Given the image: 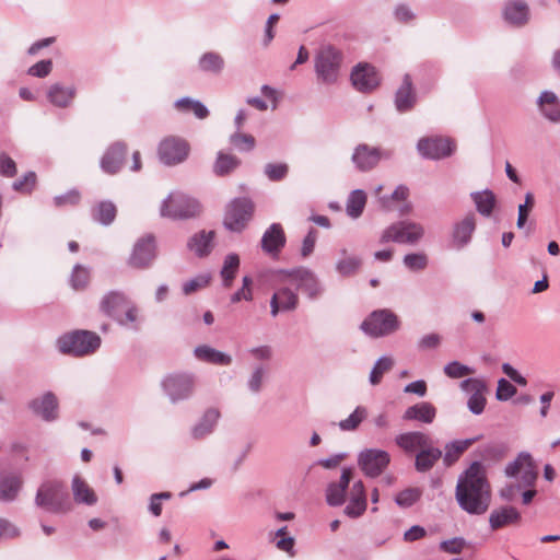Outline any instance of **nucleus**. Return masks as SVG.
I'll list each match as a JSON object with an SVG mask.
<instances>
[{"label":"nucleus","instance_id":"f257e3e1","mask_svg":"<svg viewBox=\"0 0 560 560\" xmlns=\"http://www.w3.org/2000/svg\"><path fill=\"white\" fill-rule=\"evenodd\" d=\"M455 498L462 510L468 514H483L491 501L487 470L480 462H474L457 480Z\"/></svg>","mask_w":560,"mask_h":560},{"label":"nucleus","instance_id":"f03ea898","mask_svg":"<svg viewBox=\"0 0 560 560\" xmlns=\"http://www.w3.org/2000/svg\"><path fill=\"white\" fill-rule=\"evenodd\" d=\"M504 475L517 479V483H508L499 491L500 498L508 502L513 501L522 489L533 488L538 477L535 462L528 452L518 453L516 458L505 466Z\"/></svg>","mask_w":560,"mask_h":560},{"label":"nucleus","instance_id":"7ed1b4c3","mask_svg":"<svg viewBox=\"0 0 560 560\" xmlns=\"http://www.w3.org/2000/svg\"><path fill=\"white\" fill-rule=\"evenodd\" d=\"M35 505L56 515H65L73 509L67 488L58 480H47L38 487Z\"/></svg>","mask_w":560,"mask_h":560},{"label":"nucleus","instance_id":"20e7f679","mask_svg":"<svg viewBox=\"0 0 560 560\" xmlns=\"http://www.w3.org/2000/svg\"><path fill=\"white\" fill-rule=\"evenodd\" d=\"M342 62V54L332 45H323L314 57V70L319 82L334 84L337 82Z\"/></svg>","mask_w":560,"mask_h":560},{"label":"nucleus","instance_id":"39448f33","mask_svg":"<svg viewBox=\"0 0 560 560\" xmlns=\"http://www.w3.org/2000/svg\"><path fill=\"white\" fill-rule=\"evenodd\" d=\"M58 349L62 353L75 357L94 353L101 347V338L89 330H75L58 339Z\"/></svg>","mask_w":560,"mask_h":560},{"label":"nucleus","instance_id":"423d86ee","mask_svg":"<svg viewBox=\"0 0 560 560\" xmlns=\"http://www.w3.org/2000/svg\"><path fill=\"white\" fill-rule=\"evenodd\" d=\"M280 284H293L312 300L318 298L323 288L316 275L308 268L281 269L277 272Z\"/></svg>","mask_w":560,"mask_h":560},{"label":"nucleus","instance_id":"0eeeda50","mask_svg":"<svg viewBox=\"0 0 560 560\" xmlns=\"http://www.w3.org/2000/svg\"><path fill=\"white\" fill-rule=\"evenodd\" d=\"M400 326L397 315L390 310L383 308L373 311L361 324V330L372 337L380 338L388 336Z\"/></svg>","mask_w":560,"mask_h":560},{"label":"nucleus","instance_id":"6e6552de","mask_svg":"<svg viewBox=\"0 0 560 560\" xmlns=\"http://www.w3.org/2000/svg\"><path fill=\"white\" fill-rule=\"evenodd\" d=\"M199 212V202L183 192L170 194L160 208L161 215L170 219H189Z\"/></svg>","mask_w":560,"mask_h":560},{"label":"nucleus","instance_id":"1a4fd4ad","mask_svg":"<svg viewBox=\"0 0 560 560\" xmlns=\"http://www.w3.org/2000/svg\"><path fill=\"white\" fill-rule=\"evenodd\" d=\"M424 235V228L417 222L402 220L384 230L381 242H395L398 244H417Z\"/></svg>","mask_w":560,"mask_h":560},{"label":"nucleus","instance_id":"9d476101","mask_svg":"<svg viewBox=\"0 0 560 560\" xmlns=\"http://www.w3.org/2000/svg\"><path fill=\"white\" fill-rule=\"evenodd\" d=\"M254 213V203L246 197L235 198L228 206L224 225L232 232L243 231Z\"/></svg>","mask_w":560,"mask_h":560},{"label":"nucleus","instance_id":"9b49d317","mask_svg":"<svg viewBox=\"0 0 560 560\" xmlns=\"http://www.w3.org/2000/svg\"><path fill=\"white\" fill-rule=\"evenodd\" d=\"M194 386V376L188 373L170 374L162 381L163 390L173 404L189 398Z\"/></svg>","mask_w":560,"mask_h":560},{"label":"nucleus","instance_id":"f8f14e48","mask_svg":"<svg viewBox=\"0 0 560 560\" xmlns=\"http://www.w3.org/2000/svg\"><path fill=\"white\" fill-rule=\"evenodd\" d=\"M389 463L390 455L378 448H366L358 455L359 467L370 478L381 476Z\"/></svg>","mask_w":560,"mask_h":560},{"label":"nucleus","instance_id":"ddd939ff","mask_svg":"<svg viewBox=\"0 0 560 560\" xmlns=\"http://www.w3.org/2000/svg\"><path fill=\"white\" fill-rule=\"evenodd\" d=\"M28 410L45 422H54L59 418V400L48 390L27 402Z\"/></svg>","mask_w":560,"mask_h":560},{"label":"nucleus","instance_id":"4468645a","mask_svg":"<svg viewBox=\"0 0 560 560\" xmlns=\"http://www.w3.org/2000/svg\"><path fill=\"white\" fill-rule=\"evenodd\" d=\"M155 258V242L152 235H147L137 241L128 259L129 266L144 269L151 266Z\"/></svg>","mask_w":560,"mask_h":560},{"label":"nucleus","instance_id":"2eb2a0df","mask_svg":"<svg viewBox=\"0 0 560 560\" xmlns=\"http://www.w3.org/2000/svg\"><path fill=\"white\" fill-rule=\"evenodd\" d=\"M460 388L470 394L467 401L469 411L474 415H481L487 404L485 397L487 392L486 383L479 378H467L460 383Z\"/></svg>","mask_w":560,"mask_h":560},{"label":"nucleus","instance_id":"dca6fc26","mask_svg":"<svg viewBox=\"0 0 560 560\" xmlns=\"http://www.w3.org/2000/svg\"><path fill=\"white\" fill-rule=\"evenodd\" d=\"M383 158H387V154L381 149L368 143H360L352 153V162L355 167L362 172L375 167Z\"/></svg>","mask_w":560,"mask_h":560},{"label":"nucleus","instance_id":"f3484780","mask_svg":"<svg viewBox=\"0 0 560 560\" xmlns=\"http://www.w3.org/2000/svg\"><path fill=\"white\" fill-rule=\"evenodd\" d=\"M270 299V314L276 317L280 312L294 311L299 305V295L296 290L290 288L291 284H281Z\"/></svg>","mask_w":560,"mask_h":560},{"label":"nucleus","instance_id":"a211bd4d","mask_svg":"<svg viewBox=\"0 0 560 560\" xmlns=\"http://www.w3.org/2000/svg\"><path fill=\"white\" fill-rule=\"evenodd\" d=\"M189 151L188 142H160L158 155L162 164L173 166L183 163Z\"/></svg>","mask_w":560,"mask_h":560},{"label":"nucleus","instance_id":"6ab92c4d","mask_svg":"<svg viewBox=\"0 0 560 560\" xmlns=\"http://www.w3.org/2000/svg\"><path fill=\"white\" fill-rule=\"evenodd\" d=\"M353 86L363 93L371 92L378 83L380 78L375 68L369 63L357 65L351 72Z\"/></svg>","mask_w":560,"mask_h":560},{"label":"nucleus","instance_id":"aec40b11","mask_svg":"<svg viewBox=\"0 0 560 560\" xmlns=\"http://www.w3.org/2000/svg\"><path fill=\"white\" fill-rule=\"evenodd\" d=\"M476 230V217L474 213L466 214L462 220L454 223L452 230V245L456 249L467 246Z\"/></svg>","mask_w":560,"mask_h":560},{"label":"nucleus","instance_id":"412c9836","mask_svg":"<svg viewBox=\"0 0 560 560\" xmlns=\"http://www.w3.org/2000/svg\"><path fill=\"white\" fill-rule=\"evenodd\" d=\"M77 96L74 85H65L60 82L52 83L46 91V98L55 107L68 108L73 104Z\"/></svg>","mask_w":560,"mask_h":560},{"label":"nucleus","instance_id":"4be33fe9","mask_svg":"<svg viewBox=\"0 0 560 560\" xmlns=\"http://www.w3.org/2000/svg\"><path fill=\"white\" fill-rule=\"evenodd\" d=\"M285 245V234L280 223H272L262 234L261 248L269 255H278Z\"/></svg>","mask_w":560,"mask_h":560},{"label":"nucleus","instance_id":"5701e85b","mask_svg":"<svg viewBox=\"0 0 560 560\" xmlns=\"http://www.w3.org/2000/svg\"><path fill=\"white\" fill-rule=\"evenodd\" d=\"M368 508L365 488L361 480L355 481L352 485L350 491V500L346 505L343 513L351 517L357 518L361 516Z\"/></svg>","mask_w":560,"mask_h":560},{"label":"nucleus","instance_id":"b1692460","mask_svg":"<svg viewBox=\"0 0 560 560\" xmlns=\"http://www.w3.org/2000/svg\"><path fill=\"white\" fill-rule=\"evenodd\" d=\"M419 154L427 160H441L451 156L455 150V142H417Z\"/></svg>","mask_w":560,"mask_h":560},{"label":"nucleus","instance_id":"393cba45","mask_svg":"<svg viewBox=\"0 0 560 560\" xmlns=\"http://www.w3.org/2000/svg\"><path fill=\"white\" fill-rule=\"evenodd\" d=\"M503 16L509 24L521 27L529 20V8L523 0H511L504 5Z\"/></svg>","mask_w":560,"mask_h":560},{"label":"nucleus","instance_id":"a878e982","mask_svg":"<svg viewBox=\"0 0 560 560\" xmlns=\"http://www.w3.org/2000/svg\"><path fill=\"white\" fill-rule=\"evenodd\" d=\"M126 158V147L117 142L110 145L101 160V168L107 174H116L122 166Z\"/></svg>","mask_w":560,"mask_h":560},{"label":"nucleus","instance_id":"bb28decb","mask_svg":"<svg viewBox=\"0 0 560 560\" xmlns=\"http://www.w3.org/2000/svg\"><path fill=\"white\" fill-rule=\"evenodd\" d=\"M131 302L124 292L112 291L102 299L101 310L116 320Z\"/></svg>","mask_w":560,"mask_h":560},{"label":"nucleus","instance_id":"cd10ccee","mask_svg":"<svg viewBox=\"0 0 560 560\" xmlns=\"http://www.w3.org/2000/svg\"><path fill=\"white\" fill-rule=\"evenodd\" d=\"M521 521V513L511 505H504L491 511L489 524L493 530L508 525L517 524Z\"/></svg>","mask_w":560,"mask_h":560},{"label":"nucleus","instance_id":"c85d7f7f","mask_svg":"<svg viewBox=\"0 0 560 560\" xmlns=\"http://www.w3.org/2000/svg\"><path fill=\"white\" fill-rule=\"evenodd\" d=\"M220 412L218 409L210 408L206 410L202 417L191 428V438L195 440H202L210 435L219 421Z\"/></svg>","mask_w":560,"mask_h":560},{"label":"nucleus","instance_id":"c756f323","mask_svg":"<svg viewBox=\"0 0 560 560\" xmlns=\"http://www.w3.org/2000/svg\"><path fill=\"white\" fill-rule=\"evenodd\" d=\"M435 417L436 408L428 401H421L408 407L402 415L404 420H416L427 424L432 423Z\"/></svg>","mask_w":560,"mask_h":560},{"label":"nucleus","instance_id":"7c9ffc66","mask_svg":"<svg viewBox=\"0 0 560 560\" xmlns=\"http://www.w3.org/2000/svg\"><path fill=\"white\" fill-rule=\"evenodd\" d=\"M194 354L199 361L214 365L228 366L232 363V357L230 354L207 345L196 347Z\"/></svg>","mask_w":560,"mask_h":560},{"label":"nucleus","instance_id":"2f4dec72","mask_svg":"<svg viewBox=\"0 0 560 560\" xmlns=\"http://www.w3.org/2000/svg\"><path fill=\"white\" fill-rule=\"evenodd\" d=\"M416 103V94L412 90V81L409 74L404 75L402 83L395 95V106L398 112L410 110Z\"/></svg>","mask_w":560,"mask_h":560},{"label":"nucleus","instance_id":"473e14b6","mask_svg":"<svg viewBox=\"0 0 560 560\" xmlns=\"http://www.w3.org/2000/svg\"><path fill=\"white\" fill-rule=\"evenodd\" d=\"M396 444L405 452H413L417 448H424L431 444L430 438L419 431L401 433L395 439Z\"/></svg>","mask_w":560,"mask_h":560},{"label":"nucleus","instance_id":"72a5a7b5","mask_svg":"<svg viewBox=\"0 0 560 560\" xmlns=\"http://www.w3.org/2000/svg\"><path fill=\"white\" fill-rule=\"evenodd\" d=\"M23 480L16 474L3 475L0 478V501H14L22 488Z\"/></svg>","mask_w":560,"mask_h":560},{"label":"nucleus","instance_id":"f704fd0d","mask_svg":"<svg viewBox=\"0 0 560 560\" xmlns=\"http://www.w3.org/2000/svg\"><path fill=\"white\" fill-rule=\"evenodd\" d=\"M538 106L541 114L551 121L560 120V103L551 91H544L538 97Z\"/></svg>","mask_w":560,"mask_h":560},{"label":"nucleus","instance_id":"c9c22d12","mask_svg":"<svg viewBox=\"0 0 560 560\" xmlns=\"http://www.w3.org/2000/svg\"><path fill=\"white\" fill-rule=\"evenodd\" d=\"M71 490L74 501L79 504L94 505L97 502L95 492L80 476L72 478Z\"/></svg>","mask_w":560,"mask_h":560},{"label":"nucleus","instance_id":"e433bc0d","mask_svg":"<svg viewBox=\"0 0 560 560\" xmlns=\"http://www.w3.org/2000/svg\"><path fill=\"white\" fill-rule=\"evenodd\" d=\"M224 67L223 57L215 51H207L198 60V69L207 74L220 75Z\"/></svg>","mask_w":560,"mask_h":560},{"label":"nucleus","instance_id":"4c0bfd02","mask_svg":"<svg viewBox=\"0 0 560 560\" xmlns=\"http://www.w3.org/2000/svg\"><path fill=\"white\" fill-rule=\"evenodd\" d=\"M116 322L129 330L138 331L140 330L143 317L139 307L131 302L119 316H116Z\"/></svg>","mask_w":560,"mask_h":560},{"label":"nucleus","instance_id":"58836bf2","mask_svg":"<svg viewBox=\"0 0 560 560\" xmlns=\"http://www.w3.org/2000/svg\"><path fill=\"white\" fill-rule=\"evenodd\" d=\"M174 107L183 114L192 113L198 119H205L209 116L207 106L198 100L189 96L182 97L174 103Z\"/></svg>","mask_w":560,"mask_h":560},{"label":"nucleus","instance_id":"ea45409f","mask_svg":"<svg viewBox=\"0 0 560 560\" xmlns=\"http://www.w3.org/2000/svg\"><path fill=\"white\" fill-rule=\"evenodd\" d=\"M442 457L441 450L432 447L422 448L416 456L415 467L419 472L429 471L435 463Z\"/></svg>","mask_w":560,"mask_h":560},{"label":"nucleus","instance_id":"a19ab883","mask_svg":"<svg viewBox=\"0 0 560 560\" xmlns=\"http://www.w3.org/2000/svg\"><path fill=\"white\" fill-rule=\"evenodd\" d=\"M214 236V232H206L201 231L195 234L188 242V247L191 252H194L197 256H206L210 253L212 248V240Z\"/></svg>","mask_w":560,"mask_h":560},{"label":"nucleus","instance_id":"79ce46f5","mask_svg":"<svg viewBox=\"0 0 560 560\" xmlns=\"http://www.w3.org/2000/svg\"><path fill=\"white\" fill-rule=\"evenodd\" d=\"M366 205V194L362 189H354L350 192L346 203V212L351 219L362 215Z\"/></svg>","mask_w":560,"mask_h":560},{"label":"nucleus","instance_id":"37998d69","mask_svg":"<svg viewBox=\"0 0 560 560\" xmlns=\"http://www.w3.org/2000/svg\"><path fill=\"white\" fill-rule=\"evenodd\" d=\"M240 268V257L235 253L225 256L222 269L220 271L222 284L224 288H231Z\"/></svg>","mask_w":560,"mask_h":560},{"label":"nucleus","instance_id":"c03bdc74","mask_svg":"<svg viewBox=\"0 0 560 560\" xmlns=\"http://www.w3.org/2000/svg\"><path fill=\"white\" fill-rule=\"evenodd\" d=\"M470 197L480 214L489 217L492 213L495 205V196L491 190L474 191L470 194Z\"/></svg>","mask_w":560,"mask_h":560},{"label":"nucleus","instance_id":"a18cd8bd","mask_svg":"<svg viewBox=\"0 0 560 560\" xmlns=\"http://www.w3.org/2000/svg\"><path fill=\"white\" fill-rule=\"evenodd\" d=\"M240 163L235 155L220 151L213 164V172L218 176H224L236 170Z\"/></svg>","mask_w":560,"mask_h":560},{"label":"nucleus","instance_id":"49530a36","mask_svg":"<svg viewBox=\"0 0 560 560\" xmlns=\"http://www.w3.org/2000/svg\"><path fill=\"white\" fill-rule=\"evenodd\" d=\"M476 439H466V440H459V441H453L451 443H447L445 446V454H444V463L450 466L453 463H455L459 455L466 451Z\"/></svg>","mask_w":560,"mask_h":560},{"label":"nucleus","instance_id":"de8ad7c7","mask_svg":"<svg viewBox=\"0 0 560 560\" xmlns=\"http://www.w3.org/2000/svg\"><path fill=\"white\" fill-rule=\"evenodd\" d=\"M116 217V207L110 201H102L93 210V218L103 225L110 224Z\"/></svg>","mask_w":560,"mask_h":560},{"label":"nucleus","instance_id":"09e8293b","mask_svg":"<svg viewBox=\"0 0 560 560\" xmlns=\"http://www.w3.org/2000/svg\"><path fill=\"white\" fill-rule=\"evenodd\" d=\"M366 417L368 409L363 406H358L348 418L339 421L338 427L341 431H354Z\"/></svg>","mask_w":560,"mask_h":560},{"label":"nucleus","instance_id":"8fccbe9b","mask_svg":"<svg viewBox=\"0 0 560 560\" xmlns=\"http://www.w3.org/2000/svg\"><path fill=\"white\" fill-rule=\"evenodd\" d=\"M394 365V361L390 357H381L374 364L369 381L372 385L381 383L383 375L390 371Z\"/></svg>","mask_w":560,"mask_h":560},{"label":"nucleus","instance_id":"3c124183","mask_svg":"<svg viewBox=\"0 0 560 560\" xmlns=\"http://www.w3.org/2000/svg\"><path fill=\"white\" fill-rule=\"evenodd\" d=\"M361 258L358 256H345L336 264V270L343 277L354 275L361 267Z\"/></svg>","mask_w":560,"mask_h":560},{"label":"nucleus","instance_id":"603ef678","mask_svg":"<svg viewBox=\"0 0 560 560\" xmlns=\"http://www.w3.org/2000/svg\"><path fill=\"white\" fill-rule=\"evenodd\" d=\"M347 491L336 482H330L326 488V502L330 506H340L345 503Z\"/></svg>","mask_w":560,"mask_h":560},{"label":"nucleus","instance_id":"864d4df0","mask_svg":"<svg viewBox=\"0 0 560 560\" xmlns=\"http://www.w3.org/2000/svg\"><path fill=\"white\" fill-rule=\"evenodd\" d=\"M267 370L262 365H256L247 380V387L250 393L258 394L262 389L264 378Z\"/></svg>","mask_w":560,"mask_h":560},{"label":"nucleus","instance_id":"5fc2aeb1","mask_svg":"<svg viewBox=\"0 0 560 560\" xmlns=\"http://www.w3.org/2000/svg\"><path fill=\"white\" fill-rule=\"evenodd\" d=\"M420 497L421 491L418 488H407L396 495L395 502L400 508H410Z\"/></svg>","mask_w":560,"mask_h":560},{"label":"nucleus","instance_id":"6e6d98bb","mask_svg":"<svg viewBox=\"0 0 560 560\" xmlns=\"http://www.w3.org/2000/svg\"><path fill=\"white\" fill-rule=\"evenodd\" d=\"M404 265L411 271L424 270L428 266V256L424 253H411L404 256Z\"/></svg>","mask_w":560,"mask_h":560},{"label":"nucleus","instance_id":"4d7b16f0","mask_svg":"<svg viewBox=\"0 0 560 560\" xmlns=\"http://www.w3.org/2000/svg\"><path fill=\"white\" fill-rule=\"evenodd\" d=\"M90 280V271L88 268L83 267L82 265H75L73 267L70 282L71 287L75 290H80L86 287Z\"/></svg>","mask_w":560,"mask_h":560},{"label":"nucleus","instance_id":"13d9d810","mask_svg":"<svg viewBox=\"0 0 560 560\" xmlns=\"http://www.w3.org/2000/svg\"><path fill=\"white\" fill-rule=\"evenodd\" d=\"M444 373L451 378H460L474 373V370L458 361H453L444 366Z\"/></svg>","mask_w":560,"mask_h":560},{"label":"nucleus","instance_id":"bf43d9fd","mask_svg":"<svg viewBox=\"0 0 560 560\" xmlns=\"http://www.w3.org/2000/svg\"><path fill=\"white\" fill-rule=\"evenodd\" d=\"M51 70L52 61L50 59H43L31 66L27 70V74L34 78L44 79L50 74Z\"/></svg>","mask_w":560,"mask_h":560},{"label":"nucleus","instance_id":"052dcab7","mask_svg":"<svg viewBox=\"0 0 560 560\" xmlns=\"http://www.w3.org/2000/svg\"><path fill=\"white\" fill-rule=\"evenodd\" d=\"M35 184L36 174L34 172H27L21 179H18L12 184V188L19 192L30 194Z\"/></svg>","mask_w":560,"mask_h":560},{"label":"nucleus","instance_id":"680f3d73","mask_svg":"<svg viewBox=\"0 0 560 560\" xmlns=\"http://www.w3.org/2000/svg\"><path fill=\"white\" fill-rule=\"evenodd\" d=\"M209 281H210L209 275H199L196 278L190 279L183 284V292L186 295H189V294L207 287Z\"/></svg>","mask_w":560,"mask_h":560},{"label":"nucleus","instance_id":"e2e57ef3","mask_svg":"<svg viewBox=\"0 0 560 560\" xmlns=\"http://www.w3.org/2000/svg\"><path fill=\"white\" fill-rule=\"evenodd\" d=\"M516 394V387L512 385L505 378H500L498 382V388L495 397L500 401H506Z\"/></svg>","mask_w":560,"mask_h":560},{"label":"nucleus","instance_id":"0e129e2a","mask_svg":"<svg viewBox=\"0 0 560 560\" xmlns=\"http://www.w3.org/2000/svg\"><path fill=\"white\" fill-rule=\"evenodd\" d=\"M394 18L399 23H410L416 19L415 12L406 3H399L394 9Z\"/></svg>","mask_w":560,"mask_h":560},{"label":"nucleus","instance_id":"69168bd1","mask_svg":"<svg viewBox=\"0 0 560 560\" xmlns=\"http://www.w3.org/2000/svg\"><path fill=\"white\" fill-rule=\"evenodd\" d=\"M172 498V493L168 492V491H164V492H159V493H153L151 497H150V503H149V511L154 515V516H160L161 513H162V504H161V501L162 500H170Z\"/></svg>","mask_w":560,"mask_h":560},{"label":"nucleus","instance_id":"338daca9","mask_svg":"<svg viewBox=\"0 0 560 560\" xmlns=\"http://www.w3.org/2000/svg\"><path fill=\"white\" fill-rule=\"evenodd\" d=\"M466 546L467 541L462 537H455L441 542V549L453 555L460 553Z\"/></svg>","mask_w":560,"mask_h":560},{"label":"nucleus","instance_id":"774afa93","mask_svg":"<svg viewBox=\"0 0 560 560\" xmlns=\"http://www.w3.org/2000/svg\"><path fill=\"white\" fill-rule=\"evenodd\" d=\"M80 200V192L72 189L63 195L56 196L54 198V205L56 207H63L67 205H77Z\"/></svg>","mask_w":560,"mask_h":560}]
</instances>
